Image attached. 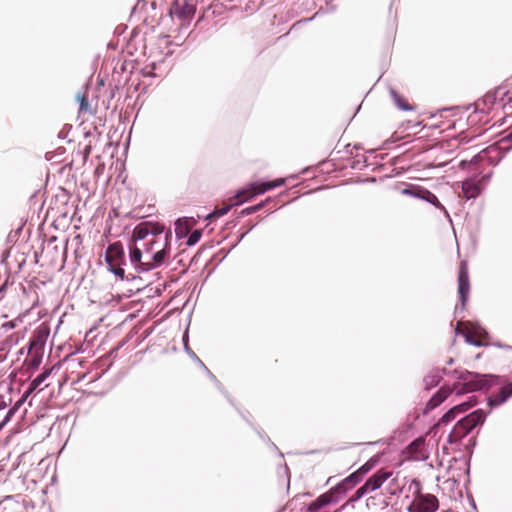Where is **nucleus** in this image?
I'll return each instance as SVG.
<instances>
[{
    "label": "nucleus",
    "instance_id": "nucleus-31",
    "mask_svg": "<svg viewBox=\"0 0 512 512\" xmlns=\"http://www.w3.org/2000/svg\"><path fill=\"white\" fill-rule=\"evenodd\" d=\"M14 413H15V408H12V409H10V410L7 412V414H6L5 418H4V420L0 423V430H1V429H2V428H3V427H4V426H5V425L10 421V420H11V418H12V417H13V415H14Z\"/></svg>",
    "mask_w": 512,
    "mask_h": 512
},
{
    "label": "nucleus",
    "instance_id": "nucleus-10",
    "mask_svg": "<svg viewBox=\"0 0 512 512\" xmlns=\"http://www.w3.org/2000/svg\"><path fill=\"white\" fill-rule=\"evenodd\" d=\"M196 7L192 0H175L171 8V14L181 21H189L195 14Z\"/></svg>",
    "mask_w": 512,
    "mask_h": 512
},
{
    "label": "nucleus",
    "instance_id": "nucleus-2",
    "mask_svg": "<svg viewBox=\"0 0 512 512\" xmlns=\"http://www.w3.org/2000/svg\"><path fill=\"white\" fill-rule=\"evenodd\" d=\"M457 382L450 386H443L427 403V409L432 410L440 405L450 394L462 395L489 387L497 379L491 374H479L464 371H454Z\"/></svg>",
    "mask_w": 512,
    "mask_h": 512
},
{
    "label": "nucleus",
    "instance_id": "nucleus-3",
    "mask_svg": "<svg viewBox=\"0 0 512 512\" xmlns=\"http://www.w3.org/2000/svg\"><path fill=\"white\" fill-rule=\"evenodd\" d=\"M485 413L482 410H475L469 415L459 420L449 434V442H460L467 436L477 425L485 421Z\"/></svg>",
    "mask_w": 512,
    "mask_h": 512
},
{
    "label": "nucleus",
    "instance_id": "nucleus-25",
    "mask_svg": "<svg viewBox=\"0 0 512 512\" xmlns=\"http://www.w3.org/2000/svg\"><path fill=\"white\" fill-rule=\"evenodd\" d=\"M475 403H476L475 401H473V402L472 401H467V402H463L461 404H458V405L454 406L453 408L456 409V412L458 414H460V413L466 412L468 409H470L472 406H474Z\"/></svg>",
    "mask_w": 512,
    "mask_h": 512
},
{
    "label": "nucleus",
    "instance_id": "nucleus-30",
    "mask_svg": "<svg viewBox=\"0 0 512 512\" xmlns=\"http://www.w3.org/2000/svg\"><path fill=\"white\" fill-rule=\"evenodd\" d=\"M78 100H79V104H80V111L83 112V111H86L89 107V102H88V97L87 95H78Z\"/></svg>",
    "mask_w": 512,
    "mask_h": 512
},
{
    "label": "nucleus",
    "instance_id": "nucleus-27",
    "mask_svg": "<svg viewBox=\"0 0 512 512\" xmlns=\"http://www.w3.org/2000/svg\"><path fill=\"white\" fill-rule=\"evenodd\" d=\"M376 461L375 460H369L367 461L365 464H363L359 469H358V474H361L362 476H364L365 474H367L375 465Z\"/></svg>",
    "mask_w": 512,
    "mask_h": 512
},
{
    "label": "nucleus",
    "instance_id": "nucleus-17",
    "mask_svg": "<svg viewBox=\"0 0 512 512\" xmlns=\"http://www.w3.org/2000/svg\"><path fill=\"white\" fill-rule=\"evenodd\" d=\"M48 330L47 329H41V328H38L31 340H30V349H33L37 346H42L44 344V338L48 335Z\"/></svg>",
    "mask_w": 512,
    "mask_h": 512
},
{
    "label": "nucleus",
    "instance_id": "nucleus-13",
    "mask_svg": "<svg viewBox=\"0 0 512 512\" xmlns=\"http://www.w3.org/2000/svg\"><path fill=\"white\" fill-rule=\"evenodd\" d=\"M512 396V383H507L499 390L493 392L489 398L488 403L491 407H496L505 403L508 398Z\"/></svg>",
    "mask_w": 512,
    "mask_h": 512
},
{
    "label": "nucleus",
    "instance_id": "nucleus-14",
    "mask_svg": "<svg viewBox=\"0 0 512 512\" xmlns=\"http://www.w3.org/2000/svg\"><path fill=\"white\" fill-rule=\"evenodd\" d=\"M4 300L7 304H11L12 308L17 307L20 302L18 288L4 283L0 287V301Z\"/></svg>",
    "mask_w": 512,
    "mask_h": 512
},
{
    "label": "nucleus",
    "instance_id": "nucleus-29",
    "mask_svg": "<svg viewBox=\"0 0 512 512\" xmlns=\"http://www.w3.org/2000/svg\"><path fill=\"white\" fill-rule=\"evenodd\" d=\"M18 321L21 322L20 319H15V320L5 322L1 325V329H3L5 332L12 330L17 327Z\"/></svg>",
    "mask_w": 512,
    "mask_h": 512
},
{
    "label": "nucleus",
    "instance_id": "nucleus-11",
    "mask_svg": "<svg viewBox=\"0 0 512 512\" xmlns=\"http://www.w3.org/2000/svg\"><path fill=\"white\" fill-rule=\"evenodd\" d=\"M470 291V280L468 273V265L466 261H461L458 272V293L460 295V300L464 305L467 301L468 295Z\"/></svg>",
    "mask_w": 512,
    "mask_h": 512
},
{
    "label": "nucleus",
    "instance_id": "nucleus-5",
    "mask_svg": "<svg viewBox=\"0 0 512 512\" xmlns=\"http://www.w3.org/2000/svg\"><path fill=\"white\" fill-rule=\"evenodd\" d=\"M411 485L416 487V492L415 498L407 507L408 512H436L439 508L438 498L430 493L423 494L418 479H413Z\"/></svg>",
    "mask_w": 512,
    "mask_h": 512
},
{
    "label": "nucleus",
    "instance_id": "nucleus-1",
    "mask_svg": "<svg viewBox=\"0 0 512 512\" xmlns=\"http://www.w3.org/2000/svg\"><path fill=\"white\" fill-rule=\"evenodd\" d=\"M171 234L164 233V226L145 221L135 226L129 242L130 261L144 271L161 266L170 254Z\"/></svg>",
    "mask_w": 512,
    "mask_h": 512
},
{
    "label": "nucleus",
    "instance_id": "nucleus-9",
    "mask_svg": "<svg viewBox=\"0 0 512 512\" xmlns=\"http://www.w3.org/2000/svg\"><path fill=\"white\" fill-rule=\"evenodd\" d=\"M346 492V488L343 487V484H337L335 487L331 488L329 491L320 495L317 499H315L310 504V510H320L326 505L331 503H337L341 495Z\"/></svg>",
    "mask_w": 512,
    "mask_h": 512
},
{
    "label": "nucleus",
    "instance_id": "nucleus-33",
    "mask_svg": "<svg viewBox=\"0 0 512 512\" xmlns=\"http://www.w3.org/2000/svg\"><path fill=\"white\" fill-rule=\"evenodd\" d=\"M508 139L512 140V131L510 132V134L508 135Z\"/></svg>",
    "mask_w": 512,
    "mask_h": 512
},
{
    "label": "nucleus",
    "instance_id": "nucleus-16",
    "mask_svg": "<svg viewBox=\"0 0 512 512\" xmlns=\"http://www.w3.org/2000/svg\"><path fill=\"white\" fill-rule=\"evenodd\" d=\"M480 192V186L475 180L469 179L462 182V193L466 199L475 198Z\"/></svg>",
    "mask_w": 512,
    "mask_h": 512
},
{
    "label": "nucleus",
    "instance_id": "nucleus-12",
    "mask_svg": "<svg viewBox=\"0 0 512 512\" xmlns=\"http://www.w3.org/2000/svg\"><path fill=\"white\" fill-rule=\"evenodd\" d=\"M402 194L424 199L427 202L433 204L435 207L444 210V207L439 202L437 196L429 190L420 187L406 188L402 190Z\"/></svg>",
    "mask_w": 512,
    "mask_h": 512
},
{
    "label": "nucleus",
    "instance_id": "nucleus-26",
    "mask_svg": "<svg viewBox=\"0 0 512 512\" xmlns=\"http://www.w3.org/2000/svg\"><path fill=\"white\" fill-rule=\"evenodd\" d=\"M232 203L230 205H227V206H224L222 208H217L213 211V213L210 214V218H218V217H221L223 215H225L226 213H228V211L230 210V208L232 207Z\"/></svg>",
    "mask_w": 512,
    "mask_h": 512
},
{
    "label": "nucleus",
    "instance_id": "nucleus-22",
    "mask_svg": "<svg viewBox=\"0 0 512 512\" xmlns=\"http://www.w3.org/2000/svg\"><path fill=\"white\" fill-rule=\"evenodd\" d=\"M458 413L456 412V409L451 408L449 411H447L442 418L439 421V424H447L453 421Z\"/></svg>",
    "mask_w": 512,
    "mask_h": 512
},
{
    "label": "nucleus",
    "instance_id": "nucleus-18",
    "mask_svg": "<svg viewBox=\"0 0 512 512\" xmlns=\"http://www.w3.org/2000/svg\"><path fill=\"white\" fill-rule=\"evenodd\" d=\"M392 97H393V100H394L396 106L399 109L404 110V111L414 110V106L411 105L405 97L401 96L397 92L392 91Z\"/></svg>",
    "mask_w": 512,
    "mask_h": 512
},
{
    "label": "nucleus",
    "instance_id": "nucleus-8",
    "mask_svg": "<svg viewBox=\"0 0 512 512\" xmlns=\"http://www.w3.org/2000/svg\"><path fill=\"white\" fill-rule=\"evenodd\" d=\"M124 259V250L121 242H115L108 246L105 253V260L111 272L118 276L121 280L125 277V271L121 268Z\"/></svg>",
    "mask_w": 512,
    "mask_h": 512
},
{
    "label": "nucleus",
    "instance_id": "nucleus-19",
    "mask_svg": "<svg viewBox=\"0 0 512 512\" xmlns=\"http://www.w3.org/2000/svg\"><path fill=\"white\" fill-rule=\"evenodd\" d=\"M50 372L51 370L50 369H46L44 372H42L41 374H39L35 379H33L29 385V388L26 392V395H29L31 394L32 392H34L37 387L45 381V379L50 375Z\"/></svg>",
    "mask_w": 512,
    "mask_h": 512
},
{
    "label": "nucleus",
    "instance_id": "nucleus-32",
    "mask_svg": "<svg viewBox=\"0 0 512 512\" xmlns=\"http://www.w3.org/2000/svg\"><path fill=\"white\" fill-rule=\"evenodd\" d=\"M7 407V403L2 399L0 398V410H3Z\"/></svg>",
    "mask_w": 512,
    "mask_h": 512
},
{
    "label": "nucleus",
    "instance_id": "nucleus-28",
    "mask_svg": "<svg viewBox=\"0 0 512 512\" xmlns=\"http://www.w3.org/2000/svg\"><path fill=\"white\" fill-rule=\"evenodd\" d=\"M264 204H265L264 202H261L259 204L254 205V206L247 207V208H245L242 211V214L250 215L252 213H255V212L259 211L260 209H262L264 207Z\"/></svg>",
    "mask_w": 512,
    "mask_h": 512
},
{
    "label": "nucleus",
    "instance_id": "nucleus-24",
    "mask_svg": "<svg viewBox=\"0 0 512 512\" xmlns=\"http://www.w3.org/2000/svg\"><path fill=\"white\" fill-rule=\"evenodd\" d=\"M201 236H202V231L201 230H198V229L194 230L189 235L188 240H187V244L189 246H192V245L196 244L200 240Z\"/></svg>",
    "mask_w": 512,
    "mask_h": 512
},
{
    "label": "nucleus",
    "instance_id": "nucleus-20",
    "mask_svg": "<svg viewBox=\"0 0 512 512\" xmlns=\"http://www.w3.org/2000/svg\"><path fill=\"white\" fill-rule=\"evenodd\" d=\"M403 486L404 485L402 483H400L398 476H395L389 482V484L387 486V492L390 495H397L402 491Z\"/></svg>",
    "mask_w": 512,
    "mask_h": 512
},
{
    "label": "nucleus",
    "instance_id": "nucleus-4",
    "mask_svg": "<svg viewBox=\"0 0 512 512\" xmlns=\"http://www.w3.org/2000/svg\"><path fill=\"white\" fill-rule=\"evenodd\" d=\"M285 183L283 178H279L273 181L267 182H254L251 183L248 187L240 190L237 194L231 199L232 205H239L245 201L250 200L256 195L263 194L269 190L280 187Z\"/></svg>",
    "mask_w": 512,
    "mask_h": 512
},
{
    "label": "nucleus",
    "instance_id": "nucleus-21",
    "mask_svg": "<svg viewBox=\"0 0 512 512\" xmlns=\"http://www.w3.org/2000/svg\"><path fill=\"white\" fill-rule=\"evenodd\" d=\"M362 477L363 476L361 474H358V470H356L348 477H346L340 484H343V487L347 489V485L354 486L362 479Z\"/></svg>",
    "mask_w": 512,
    "mask_h": 512
},
{
    "label": "nucleus",
    "instance_id": "nucleus-7",
    "mask_svg": "<svg viewBox=\"0 0 512 512\" xmlns=\"http://www.w3.org/2000/svg\"><path fill=\"white\" fill-rule=\"evenodd\" d=\"M393 475L392 471H389L385 468L379 469L372 476H370L363 486L358 488L352 498V500H358L363 497L365 494L374 492L379 489L388 479H390Z\"/></svg>",
    "mask_w": 512,
    "mask_h": 512
},
{
    "label": "nucleus",
    "instance_id": "nucleus-15",
    "mask_svg": "<svg viewBox=\"0 0 512 512\" xmlns=\"http://www.w3.org/2000/svg\"><path fill=\"white\" fill-rule=\"evenodd\" d=\"M424 446H425V438L418 437L417 439H415L413 442H411L409 444V446L407 447V450L413 459L419 460V459L425 458Z\"/></svg>",
    "mask_w": 512,
    "mask_h": 512
},
{
    "label": "nucleus",
    "instance_id": "nucleus-6",
    "mask_svg": "<svg viewBox=\"0 0 512 512\" xmlns=\"http://www.w3.org/2000/svg\"><path fill=\"white\" fill-rule=\"evenodd\" d=\"M455 331L462 335L468 344L481 347L488 343V334L480 327L470 323L458 322Z\"/></svg>",
    "mask_w": 512,
    "mask_h": 512
},
{
    "label": "nucleus",
    "instance_id": "nucleus-23",
    "mask_svg": "<svg viewBox=\"0 0 512 512\" xmlns=\"http://www.w3.org/2000/svg\"><path fill=\"white\" fill-rule=\"evenodd\" d=\"M440 377L438 375H428L424 378L425 386L427 389L434 387L439 383Z\"/></svg>",
    "mask_w": 512,
    "mask_h": 512
}]
</instances>
